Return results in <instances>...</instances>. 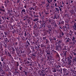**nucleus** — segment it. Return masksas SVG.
I'll list each match as a JSON object with an SVG mask.
<instances>
[{
	"instance_id": "f257e3e1",
	"label": "nucleus",
	"mask_w": 76,
	"mask_h": 76,
	"mask_svg": "<svg viewBox=\"0 0 76 76\" xmlns=\"http://www.w3.org/2000/svg\"><path fill=\"white\" fill-rule=\"evenodd\" d=\"M69 58H67V60H69L70 63H71L72 62V61L71 60H70V59H72V57L71 56H69Z\"/></svg>"
},
{
	"instance_id": "f03ea898",
	"label": "nucleus",
	"mask_w": 76,
	"mask_h": 76,
	"mask_svg": "<svg viewBox=\"0 0 76 76\" xmlns=\"http://www.w3.org/2000/svg\"><path fill=\"white\" fill-rule=\"evenodd\" d=\"M75 37H73V38L72 39V41L74 43L76 42V40H75Z\"/></svg>"
},
{
	"instance_id": "7ed1b4c3",
	"label": "nucleus",
	"mask_w": 76,
	"mask_h": 76,
	"mask_svg": "<svg viewBox=\"0 0 76 76\" xmlns=\"http://www.w3.org/2000/svg\"><path fill=\"white\" fill-rule=\"evenodd\" d=\"M73 62L75 63V62H76V58H74V59H73Z\"/></svg>"
},
{
	"instance_id": "20e7f679",
	"label": "nucleus",
	"mask_w": 76,
	"mask_h": 76,
	"mask_svg": "<svg viewBox=\"0 0 76 76\" xmlns=\"http://www.w3.org/2000/svg\"><path fill=\"white\" fill-rule=\"evenodd\" d=\"M53 72H57V70L55 69H53Z\"/></svg>"
},
{
	"instance_id": "39448f33",
	"label": "nucleus",
	"mask_w": 76,
	"mask_h": 76,
	"mask_svg": "<svg viewBox=\"0 0 76 76\" xmlns=\"http://www.w3.org/2000/svg\"><path fill=\"white\" fill-rule=\"evenodd\" d=\"M38 20V19L36 18L35 19H34V20H34V22H36V21H37V20Z\"/></svg>"
},
{
	"instance_id": "423d86ee",
	"label": "nucleus",
	"mask_w": 76,
	"mask_h": 76,
	"mask_svg": "<svg viewBox=\"0 0 76 76\" xmlns=\"http://www.w3.org/2000/svg\"><path fill=\"white\" fill-rule=\"evenodd\" d=\"M66 42H69V38H66Z\"/></svg>"
},
{
	"instance_id": "0eeeda50",
	"label": "nucleus",
	"mask_w": 76,
	"mask_h": 76,
	"mask_svg": "<svg viewBox=\"0 0 76 76\" xmlns=\"http://www.w3.org/2000/svg\"><path fill=\"white\" fill-rule=\"evenodd\" d=\"M26 11H25V9H23L22 10V12H25Z\"/></svg>"
},
{
	"instance_id": "6e6552de",
	"label": "nucleus",
	"mask_w": 76,
	"mask_h": 76,
	"mask_svg": "<svg viewBox=\"0 0 76 76\" xmlns=\"http://www.w3.org/2000/svg\"><path fill=\"white\" fill-rule=\"evenodd\" d=\"M56 9L57 10V12H59V9H58V8L56 7Z\"/></svg>"
},
{
	"instance_id": "1a4fd4ad",
	"label": "nucleus",
	"mask_w": 76,
	"mask_h": 76,
	"mask_svg": "<svg viewBox=\"0 0 76 76\" xmlns=\"http://www.w3.org/2000/svg\"><path fill=\"white\" fill-rule=\"evenodd\" d=\"M73 28L74 29H76V25H74V26H73Z\"/></svg>"
},
{
	"instance_id": "9d476101",
	"label": "nucleus",
	"mask_w": 76,
	"mask_h": 76,
	"mask_svg": "<svg viewBox=\"0 0 76 76\" xmlns=\"http://www.w3.org/2000/svg\"><path fill=\"white\" fill-rule=\"evenodd\" d=\"M27 43L28 44V45H30V43H29V42L28 41H27Z\"/></svg>"
},
{
	"instance_id": "9b49d317",
	"label": "nucleus",
	"mask_w": 76,
	"mask_h": 76,
	"mask_svg": "<svg viewBox=\"0 0 76 76\" xmlns=\"http://www.w3.org/2000/svg\"><path fill=\"white\" fill-rule=\"evenodd\" d=\"M48 3H50V2H51V0H48Z\"/></svg>"
},
{
	"instance_id": "f8f14e48",
	"label": "nucleus",
	"mask_w": 76,
	"mask_h": 76,
	"mask_svg": "<svg viewBox=\"0 0 76 76\" xmlns=\"http://www.w3.org/2000/svg\"><path fill=\"white\" fill-rule=\"evenodd\" d=\"M49 6V4H48L47 5L46 7H48Z\"/></svg>"
},
{
	"instance_id": "ddd939ff",
	"label": "nucleus",
	"mask_w": 76,
	"mask_h": 76,
	"mask_svg": "<svg viewBox=\"0 0 76 76\" xmlns=\"http://www.w3.org/2000/svg\"><path fill=\"white\" fill-rule=\"evenodd\" d=\"M17 66H19V63L18 62L17 63Z\"/></svg>"
},
{
	"instance_id": "4468645a",
	"label": "nucleus",
	"mask_w": 76,
	"mask_h": 76,
	"mask_svg": "<svg viewBox=\"0 0 76 76\" xmlns=\"http://www.w3.org/2000/svg\"><path fill=\"white\" fill-rule=\"evenodd\" d=\"M55 7H57V3H56V4H55Z\"/></svg>"
},
{
	"instance_id": "2eb2a0df",
	"label": "nucleus",
	"mask_w": 76,
	"mask_h": 76,
	"mask_svg": "<svg viewBox=\"0 0 76 76\" xmlns=\"http://www.w3.org/2000/svg\"><path fill=\"white\" fill-rule=\"evenodd\" d=\"M64 56H66V53H64Z\"/></svg>"
},
{
	"instance_id": "dca6fc26",
	"label": "nucleus",
	"mask_w": 76,
	"mask_h": 76,
	"mask_svg": "<svg viewBox=\"0 0 76 76\" xmlns=\"http://www.w3.org/2000/svg\"><path fill=\"white\" fill-rule=\"evenodd\" d=\"M66 46H64V48H65L64 50H66Z\"/></svg>"
},
{
	"instance_id": "f3484780",
	"label": "nucleus",
	"mask_w": 76,
	"mask_h": 76,
	"mask_svg": "<svg viewBox=\"0 0 76 76\" xmlns=\"http://www.w3.org/2000/svg\"><path fill=\"white\" fill-rule=\"evenodd\" d=\"M39 15H40V16H41V13H39Z\"/></svg>"
},
{
	"instance_id": "a211bd4d",
	"label": "nucleus",
	"mask_w": 76,
	"mask_h": 76,
	"mask_svg": "<svg viewBox=\"0 0 76 76\" xmlns=\"http://www.w3.org/2000/svg\"><path fill=\"white\" fill-rule=\"evenodd\" d=\"M24 8H26V5H25L24 6Z\"/></svg>"
},
{
	"instance_id": "6ab92c4d",
	"label": "nucleus",
	"mask_w": 76,
	"mask_h": 76,
	"mask_svg": "<svg viewBox=\"0 0 76 76\" xmlns=\"http://www.w3.org/2000/svg\"><path fill=\"white\" fill-rule=\"evenodd\" d=\"M47 54H49H49H50V53L47 52Z\"/></svg>"
},
{
	"instance_id": "aec40b11",
	"label": "nucleus",
	"mask_w": 76,
	"mask_h": 76,
	"mask_svg": "<svg viewBox=\"0 0 76 76\" xmlns=\"http://www.w3.org/2000/svg\"><path fill=\"white\" fill-rule=\"evenodd\" d=\"M4 34H5V35H7V33H6V32H4Z\"/></svg>"
},
{
	"instance_id": "412c9836",
	"label": "nucleus",
	"mask_w": 76,
	"mask_h": 76,
	"mask_svg": "<svg viewBox=\"0 0 76 76\" xmlns=\"http://www.w3.org/2000/svg\"><path fill=\"white\" fill-rule=\"evenodd\" d=\"M57 56H58V57H59V55H58V54H57Z\"/></svg>"
},
{
	"instance_id": "4be33fe9",
	"label": "nucleus",
	"mask_w": 76,
	"mask_h": 76,
	"mask_svg": "<svg viewBox=\"0 0 76 76\" xmlns=\"http://www.w3.org/2000/svg\"><path fill=\"white\" fill-rule=\"evenodd\" d=\"M59 10H61V9L60 8V7H59Z\"/></svg>"
},
{
	"instance_id": "5701e85b",
	"label": "nucleus",
	"mask_w": 76,
	"mask_h": 76,
	"mask_svg": "<svg viewBox=\"0 0 76 76\" xmlns=\"http://www.w3.org/2000/svg\"><path fill=\"white\" fill-rule=\"evenodd\" d=\"M74 25H76V23H75L74 24Z\"/></svg>"
},
{
	"instance_id": "b1692460",
	"label": "nucleus",
	"mask_w": 76,
	"mask_h": 76,
	"mask_svg": "<svg viewBox=\"0 0 76 76\" xmlns=\"http://www.w3.org/2000/svg\"><path fill=\"white\" fill-rule=\"evenodd\" d=\"M61 35H64V34H63V33H62Z\"/></svg>"
},
{
	"instance_id": "393cba45",
	"label": "nucleus",
	"mask_w": 76,
	"mask_h": 76,
	"mask_svg": "<svg viewBox=\"0 0 76 76\" xmlns=\"http://www.w3.org/2000/svg\"><path fill=\"white\" fill-rule=\"evenodd\" d=\"M73 3V1H71V3Z\"/></svg>"
},
{
	"instance_id": "a878e982",
	"label": "nucleus",
	"mask_w": 76,
	"mask_h": 76,
	"mask_svg": "<svg viewBox=\"0 0 76 76\" xmlns=\"http://www.w3.org/2000/svg\"><path fill=\"white\" fill-rule=\"evenodd\" d=\"M7 20H9V18H7Z\"/></svg>"
},
{
	"instance_id": "bb28decb",
	"label": "nucleus",
	"mask_w": 76,
	"mask_h": 76,
	"mask_svg": "<svg viewBox=\"0 0 76 76\" xmlns=\"http://www.w3.org/2000/svg\"><path fill=\"white\" fill-rule=\"evenodd\" d=\"M54 1H57V0H54Z\"/></svg>"
},
{
	"instance_id": "cd10ccee",
	"label": "nucleus",
	"mask_w": 76,
	"mask_h": 76,
	"mask_svg": "<svg viewBox=\"0 0 76 76\" xmlns=\"http://www.w3.org/2000/svg\"><path fill=\"white\" fill-rule=\"evenodd\" d=\"M2 19H4V18L2 17Z\"/></svg>"
},
{
	"instance_id": "c85d7f7f",
	"label": "nucleus",
	"mask_w": 76,
	"mask_h": 76,
	"mask_svg": "<svg viewBox=\"0 0 76 76\" xmlns=\"http://www.w3.org/2000/svg\"><path fill=\"white\" fill-rule=\"evenodd\" d=\"M1 61H3V60L2 59V60H1Z\"/></svg>"
},
{
	"instance_id": "c756f323",
	"label": "nucleus",
	"mask_w": 76,
	"mask_h": 76,
	"mask_svg": "<svg viewBox=\"0 0 76 76\" xmlns=\"http://www.w3.org/2000/svg\"><path fill=\"white\" fill-rule=\"evenodd\" d=\"M32 9L33 10H34V8H32Z\"/></svg>"
},
{
	"instance_id": "7c9ffc66",
	"label": "nucleus",
	"mask_w": 76,
	"mask_h": 76,
	"mask_svg": "<svg viewBox=\"0 0 76 76\" xmlns=\"http://www.w3.org/2000/svg\"><path fill=\"white\" fill-rule=\"evenodd\" d=\"M34 27H35H35H36V26H34Z\"/></svg>"
},
{
	"instance_id": "2f4dec72",
	"label": "nucleus",
	"mask_w": 76,
	"mask_h": 76,
	"mask_svg": "<svg viewBox=\"0 0 76 76\" xmlns=\"http://www.w3.org/2000/svg\"><path fill=\"white\" fill-rule=\"evenodd\" d=\"M52 1V0H50V2Z\"/></svg>"
},
{
	"instance_id": "473e14b6",
	"label": "nucleus",
	"mask_w": 76,
	"mask_h": 76,
	"mask_svg": "<svg viewBox=\"0 0 76 76\" xmlns=\"http://www.w3.org/2000/svg\"><path fill=\"white\" fill-rule=\"evenodd\" d=\"M74 55H76V54H75V53H74Z\"/></svg>"
},
{
	"instance_id": "72a5a7b5",
	"label": "nucleus",
	"mask_w": 76,
	"mask_h": 76,
	"mask_svg": "<svg viewBox=\"0 0 76 76\" xmlns=\"http://www.w3.org/2000/svg\"><path fill=\"white\" fill-rule=\"evenodd\" d=\"M48 76H53V75Z\"/></svg>"
},
{
	"instance_id": "f704fd0d",
	"label": "nucleus",
	"mask_w": 76,
	"mask_h": 76,
	"mask_svg": "<svg viewBox=\"0 0 76 76\" xmlns=\"http://www.w3.org/2000/svg\"><path fill=\"white\" fill-rule=\"evenodd\" d=\"M75 21L76 22V20H75Z\"/></svg>"
},
{
	"instance_id": "c9c22d12",
	"label": "nucleus",
	"mask_w": 76,
	"mask_h": 76,
	"mask_svg": "<svg viewBox=\"0 0 76 76\" xmlns=\"http://www.w3.org/2000/svg\"><path fill=\"white\" fill-rule=\"evenodd\" d=\"M25 20V19H24V20Z\"/></svg>"
},
{
	"instance_id": "e433bc0d",
	"label": "nucleus",
	"mask_w": 76,
	"mask_h": 76,
	"mask_svg": "<svg viewBox=\"0 0 76 76\" xmlns=\"http://www.w3.org/2000/svg\"><path fill=\"white\" fill-rule=\"evenodd\" d=\"M24 1H25V0H24Z\"/></svg>"
},
{
	"instance_id": "4c0bfd02",
	"label": "nucleus",
	"mask_w": 76,
	"mask_h": 76,
	"mask_svg": "<svg viewBox=\"0 0 76 76\" xmlns=\"http://www.w3.org/2000/svg\"><path fill=\"white\" fill-rule=\"evenodd\" d=\"M59 42H61L60 41Z\"/></svg>"
},
{
	"instance_id": "58836bf2",
	"label": "nucleus",
	"mask_w": 76,
	"mask_h": 76,
	"mask_svg": "<svg viewBox=\"0 0 76 76\" xmlns=\"http://www.w3.org/2000/svg\"><path fill=\"white\" fill-rule=\"evenodd\" d=\"M10 56H11V55H10Z\"/></svg>"
},
{
	"instance_id": "ea45409f",
	"label": "nucleus",
	"mask_w": 76,
	"mask_h": 76,
	"mask_svg": "<svg viewBox=\"0 0 76 76\" xmlns=\"http://www.w3.org/2000/svg\"><path fill=\"white\" fill-rule=\"evenodd\" d=\"M25 73H26V72Z\"/></svg>"
},
{
	"instance_id": "a19ab883",
	"label": "nucleus",
	"mask_w": 76,
	"mask_h": 76,
	"mask_svg": "<svg viewBox=\"0 0 76 76\" xmlns=\"http://www.w3.org/2000/svg\"><path fill=\"white\" fill-rule=\"evenodd\" d=\"M3 11H4V10Z\"/></svg>"
}]
</instances>
